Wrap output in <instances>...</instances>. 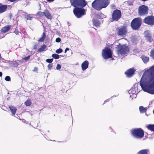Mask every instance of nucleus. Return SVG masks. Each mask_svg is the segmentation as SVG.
<instances>
[{
    "label": "nucleus",
    "instance_id": "f257e3e1",
    "mask_svg": "<svg viewBox=\"0 0 154 154\" xmlns=\"http://www.w3.org/2000/svg\"><path fill=\"white\" fill-rule=\"evenodd\" d=\"M140 84L144 91L154 95V66L145 71L141 78Z\"/></svg>",
    "mask_w": 154,
    "mask_h": 154
},
{
    "label": "nucleus",
    "instance_id": "f03ea898",
    "mask_svg": "<svg viewBox=\"0 0 154 154\" xmlns=\"http://www.w3.org/2000/svg\"><path fill=\"white\" fill-rule=\"evenodd\" d=\"M71 5L75 7L73 10V13L78 18L82 16L85 14L86 11L82 8H77V6L85 7L87 2L85 0H71Z\"/></svg>",
    "mask_w": 154,
    "mask_h": 154
},
{
    "label": "nucleus",
    "instance_id": "7ed1b4c3",
    "mask_svg": "<svg viewBox=\"0 0 154 154\" xmlns=\"http://www.w3.org/2000/svg\"><path fill=\"white\" fill-rule=\"evenodd\" d=\"M109 0H95L92 4L93 8L100 10L103 8H106L109 4Z\"/></svg>",
    "mask_w": 154,
    "mask_h": 154
},
{
    "label": "nucleus",
    "instance_id": "20e7f679",
    "mask_svg": "<svg viewBox=\"0 0 154 154\" xmlns=\"http://www.w3.org/2000/svg\"><path fill=\"white\" fill-rule=\"evenodd\" d=\"M117 54L119 57L122 56H124L129 51V48L126 45H122L120 44L117 46L116 47Z\"/></svg>",
    "mask_w": 154,
    "mask_h": 154
},
{
    "label": "nucleus",
    "instance_id": "39448f33",
    "mask_svg": "<svg viewBox=\"0 0 154 154\" xmlns=\"http://www.w3.org/2000/svg\"><path fill=\"white\" fill-rule=\"evenodd\" d=\"M131 135L137 139L142 138L144 135L143 131L141 128H136L131 130Z\"/></svg>",
    "mask_w": 154,
    "mask_h": 154
},
{
    "label": "nucleus",
    "instance_id": "423d86ee",
    "mask_svg": "<svg viewBox=\"0 0 154 154\" xmlns=\"http://www.w3.org/2000/svg\"><path fill=\"white\" fill-rule=\"evenodd\" d=\"M112 54V52L111 50L108 47H106L102 50V56L103 58L105 59L111 58Z\"/></svg>",
    "mask_w": 154,
    "mask_h": 154
},
{
    "label": "nucleus",
    "instance_id": "0eeeda50",
    "mask_svg": "<svg viewBox=\"0 0 154 154\" xmlns=\"http://www.w3.org/2000/svg\"><path fill=\"white\" fill-rule=\"evenodd\" d=\"M141 20L139 18L134 19L131 23V26L133 29L136 30L138 29L141 24Z\"/></svg>",
    "mask_w": 154,
    "mask_h": 154
},
{
    "label": "nucleus",
    "instance_id": "6e6552de",
    "mask_svg": "<svg viewBox=\"0 0 154 154\" xmlns=\"http://www.w3.org/2000/svg\"><path fill=\"white\" fill-rule=\"evenodd\" d=\"M148 10L147 6L145 5H142L139 8L138 13L141 16L147 15L148 13Z\"/></svg>",
    "mask_w": 154,
    "mask_h": 154
},
{
    "label": "nucleus",
    "instance_id": "1a4fd4ad",
    "mask_svg": "<svg viewBox=\"0 0 154 154\" xmlns=\"http://www.w3.org/2000/svg\"><path fill=\"white\" fill-rule=\"evenodd\" d=\"M144 22L149 25H154V17L152 16H148L144 19Z\"/></svg>",
    "mask_w": 154,
    "mask_h": 154
},
{
    "label": "nucleus",
    "instance_id": "9d476101",
    "mask_svg": "<svg viewBox=\"0 0 154 154\" xmlns=\"http://www.w3.org/2000/svg\"><path fill=\"white\" fill-rule=\"evenodd\" d=\"M121 17V12L119 10L114 11L112 14V18L113 20H117Z\"/></svg>",
    "mask_w": 154,
    "mask_h": 154
},
{
    "label": "nucleus",
    "instance_id": "9b49d317",
    "mask_svg": "<svg viewBox=\"0 0 154 154\" xmlns=\"http://www.w3.org/2000/svg\"><path fill=\"white\" fill-rule=\"evenodd\" d=\"M135 71V70L134 68H132L128 70L125 72V73L127 76L131 77L134 75Z\"/></svg>",
    "mask_w": 154,
    "mask_h": 154
},
{
    "label": "nucleus",
    "instance_id": "f8f14e48",
    "mask_svg": "<svg viewBox=\"0 0 154 154\" xmlns=\"http://www.w3.org/2000/svg\"><path fill=\"white\" fill-rule=\"evenodd\" d=\"M128 93L130 94V97L132 99L136 97V94H135L136 91L134 88H132L130 90H129Z\"/></svg>",
    "mask_w": 154,
    "mask_h": 154
},
{
    "label": "nucleus",
    "instance_id": "ddd939ff",
    "mask_svg": "<svg viewBox=\"0 0 154 154\" xmlns=\"http://www.w3.org/2000/svg\"><path fill=\"white\" fill-rule=\"evenodd\" d=\"M89 62L87 60L83 62L81 64V67L82 71H84L87 69L88 67Z\"/></svg>",
    "mask_w": 154,
    "mask_h": 154
},
{
    "label": "nucleus",
    "instance_id": "4468645a",
    "mask_svg": "<svg viewBox=\"0 0 154 154\" xmlns=\"http://www.w3.org/2000/svg\"><path fill=\"white\" fill-rule=\"evenodd\" d=\"M126 28L123 27L119 29L117 33L119 35H123L126 34Z\"/></svg>",
    "mask_w": 154,
    "mask_h": 154
},
{
    "label": "nucleus",
    "instance_id": "2eb2a0df",
    "mask_svg": "<svg viewBox=\"0 0 154 154\" xmlns=\"http://www.w3.org/2000/svg\"><path fill=\"white\" fill-rule=\"evenodd\" d=\"M144 34L146 40L150 42H151L152 41V39L150 36L149 32L148 31L145 32Z\"/></svg>",
    "mask_w": 154,
    "mask_h": 154
},
{
    "label": "nucleus",
    "instance_id": "dca6fc26",
    "mask_svg": "<svg viewBox=\"0 0 154 154\" xmlns=\"http://www.w3.org/2000/svg\"><path fill=\"white\" fill-rule=\"evenodd\" d=\"M7 8V6L5 5H2L0 3V14L6 11Z\"/></svg>",
    "mask_w": 154,
    "mask_h": 154
},
{
    "label": "nucleus",
    "instance_id": "f3484780",
    "mask_svg": "<svg viewBox=\"0 0 154 154\" xmlns=\"http://www.w3.org/2000/svg\"><path fill=\"white\" fill-rule=\"evenodd\" d=\"M11 27L10 25H7L2 28L1 30L2 32H6L8 31Z\"/></svg>",
    "mask_w": 154,
    "mask_h": 154
},
{
    "label": "nucleus",
    "instance_id": "a211bd4d",
    "mask_svg": "<svg viewBox=\"0 0 154 154\" xmlns=\"http://www.w3.org/2000/svg\"><path fill=\"white\" fill-rule=\"evenodd\" d=\"M138 154H149V150L147 149H145L141 150L139 151Z\"/></svg>",
    "mask_w": 154,
    "mask_h": 154
},
{
    "label": "nucleus",
    "instance_id": "6ab92c4d",
    "mask_svg": "<svg viewBox=\"0 0 154 154\" xmlns=\"http://www.w3.org/2000/svg\"><path fill=\"white\" fill-rule=\"evenodd\" d=\"M45 17L48 19H50L52 18V16L49 13L48 11L45 10L44 11V14Z\"/></svg>",
    "mask_w": 154,
    "mask_h": 154
},
{
    "label": "nucleus",
    "instance_id": "aec40b11",
    "mask_svg": "<svg viewBox=\"0 0 154 154\" xmlns=\"http://www.w3.org/2000/svg\"><path fill=\"white\" fill-rule=\"evenodd\" d=\"M9 108L11 112L12 115L14 116L16 112V108L13 106H10Z\"/></svg>",
    "mask_w": 154,
    "mask_h": 154
},
{
    "label": "nucleus",
    "instance_id": "412c9836",
    "mask_svg": "<svg viewBox=\"0 0 154 154\" xmlns=\"http://www.w3.org/2000/svg\"><path fill=\"white\" fill-rule=\"evenodd\" d=\"M141 58L144 63L147 62L149 60V57L145 56H143L141 57Z\"/></svg>",
    "mask_w": 154,
    "mask_h": 154
},
{
    "label": "nucleus",
    "instance_id": "4be33fe9",
    "mask_svg": "<svg viewBox=\"0 0 154 154\" xmlns=\"http://www.w3.org/2000/svg\"><path fill=\"white\" fill-rule=\"evenodd\" d=\"M146 127L148 130L154 131V124H149Z\"/></svg>",
    "mask_w": 154,
    "mask_h": 154
},
{
    "label": "nucleus",
    "instance_id": "5701e85b",
    "mask_svg": "<svg viewBox=\"0 0 154 154\" xmlns=\"http://www.w3.org/2000/svg\"><path fill=\"white\" fill-rule=\"evenodd\" d=\"M47 46L45 45H43L40 48L38 49V51L39 52H42L45 51L46 48Z\"/></svg>",
    "mask_w": 154,
    "mask_h": 154
},
{
    "label": "nucleus",
    "instance_id": "b1692460",
    "mask_svg": "<svg viewBox=\"0 0 154 154\" xmlns=\"http://www.w3.org/2000/svg\"><path fill=\"white\" fill-rule=\"evenodd\" d=\"M139 109L140 112L141 113L144 112L146 110V109L143 106H140L139 107Z\"/></svg>",
    "mask_w": 154,
    "mask_h": 154
},
{
    "label": "nucleus",
    "instance_id": "393cba45",
    "mask_svg": "<svg viewBox=\"0 0 154 154\" xmlns=\"http://www.w3.org/2000/svg\"><path fill=\"white\" fill-rule=\"evenodd\" d=\"M31 104V102L30 100H28L25 102V104L26 106H29Z\"/></svg>",
    "mask_w": 154,
    "mask_h": 154
},
{
    "label": "nucleus",
    "instance_id": "a878e982",
    "mask_svg": "<svg viewBox=\"0 0 154 154\" xmlns=\"http://www.w3.org/2000/svg\"><path fill=\"white\" fill-rule=\"evenodd\" d=\"M93 23L94 25L96 26L97 27L100 25V23L97 20H93Z\"/></svg>",
    "mask_w": 154,
    "mask_h": 154
},
{
    "label": "nucleus",
    "instance_id": "bb28decb",
    "mask_svg": "<svg viewBox=\"0 0 154 154\" xmlns=\"http://www.w3.org/2000/svg\"><path fill=\"white\" fill-rule=\"evenodd\" d=\"M45 36H46L45 34V33H43L42 34V37L40 39H39V40H38L39 42H43L44 40V39L45 37Z\"/></svg>",
    "mask_w": 154,
    "mask_h": 154
},
{
    "label": "nucleus",
    "instance_id": "cd10ccee",
    "mask_svg": "<svg viewBox=\"0 0 154 154\" xmlns=\"http://www.w3.org/2000/svg\"><path fill=\"white\" fill-rule=\"evenodd\" d=\"M98 17L100 18H103L106 17L105 15H103L102 13H99L98 14Z\"/></svg>",
    "mask_w": 154,
    "mask_h": 154
},
{
    "label": "nucleus",
    "instance_id": "c85d7f7f",
    "mask_svg": "<svg viewBox=\"0 0 154 154\" xmlns=\"http://www.w3.org/2000/svg\"><path fill=\"white\" fill-rule=\"evenodd\" d=\"M25 17L27 20H31L33 17V16L32 15H27L25 16Z\"/></svg>",
    "mask_w": 154,
    "mask_h": 154
},
{
    "label": "nucleus",
    "instance_id": "c756f323",
    "mask_svg": "<svg viewBox=\"0 0 154 154\" xmlns=\"http://www.w3.org/2000/svg\"><path fill=\"white\" fill-rule=\"evenodd\" d=\"M52 56L55 59H58L59 58V55L57 54H53L52 55Z\"/></svg>",
    "mask_w": 154,
    "mask_h": 154
},
{
    "label": "nucleus",
    "instance_id": "7c9ffc66",
    "mask_svg": "<svg viewBox=\"0 0 154 154\" xmlns=\"http://www.w3.org/2000/svg\"><path fill=\"white\" fill-rule=\"evenodd\" d=\"M37 14L38 16H43L44 14V12H42L41 11H39L37 13Z\"/></svg>",
    "mask_w": 154,
    "mask_h": 154
},
{
    "label": "nucleus",
    "instance_id": "2f4dec72",
    "mask_svg": "<svg viewBox=\"0 0 154 154\" xmlns=\"http://www.w3.org/2000/svg\"><path fill=\"white\" fill-rule=\"evenodd\" d=\"M150 56L154 59V48L151 50L150 52Z\"/></svg>",
    "mask_w": 154,
    "mask_h": 154
},
{
    "label": "nucleus",
    "instance_id": "473e14b6",
    "mask_svg": "<svg viewBox=\"0 0 154 154\" xmlns=\"http://www.w3.org/2000/svg\"><path fill=\"white\" fill-rule=\"evenodd\" d=\"M62 51L63 50H62V49L61 48H59L56 50V52L57 54H59L62 52Z\"/></svg>",
    "mask_w": 154,
    "mask_h": 154
},
{
    "label": "nucleus",
    "instance_id": "72a5a7b5",
    "mask_svg": "<svg viewBox=\"0 0 154 154\" xmlns=\"http://www.w3.org/2000/svg\"><path fill=\"white\" fill-rule=\"evenodd\" d=\"M53 59H49L46 60V61L48 63H51L53 60Z\"/></svg>",
    "mask_w": 154,
    "mask_h": 154
},
{
    "label": "nucleus",
    "instance_id": "f704fd0d",
    "mask_svg": "<svg viewBox=\"0 0 154 154\" xmlns=\"http://www.w3.org/2000/svg\"><path fill=\"white\" fill-rule=\"evenodd\" d=\"M5 79L7 81H10L11 80V78L9 76H6L5 77Z\"/></svg>",
    "mask_w": 154,
    "mask_h": 154
},
{
    "label": "nucleus",
    "instance_id": "c9c22d12",
    "mask_svg": "<svg viewBox=\"0 0 154 154\" xmlns=\"http://www.w3.org/2000/svg\"><path fill=\"white\" fill-rule=\"evenodd\" d=\"M53 66V64L52 63L49 64L48 66V68L50 70L51 69Z\"/></svg>",
    "mask_w": 154,
    "mask_h": 154
},
{
    "label": "nucleus",
    "instance_id": "e433bc0d",
    "mask_svg": "<svg viewBox=\"0 0 154 154\" xmlns=\"http://www.w3.org/2000/svg\"><path fill=\"white\" fill-rule=\"evenodd\" d=\"M61 67V65L59 64H57L56 67V69L58 70H60Z\"/></svg>",
    "mask_w": 154,
    "mask_h": 154
},
{
    "label": "nucleus",
    "instance_id": "4c0bfd02",
    "mask_svg": "<svg viewBox=\"0 0 154 154\" xmlns=\"http://www.w3.org/2000/svg\"><path fill=\"white\" fill-rule=\"evenodd\" d=\"M30 57V56L29 55L27 57H25L23 58V59L25 61H27V60H28L29 59Z\"/></svg>",
    "mask_w": 154,
    "mask_h": 154
},
{
    "label": "nucleus",
    "instance_id": "58836bf2",
    "mask_svg": "<svg viewBox=\"0 0 154 154\" xmlns=\"http://www.w3.org/2000/svg\"><path fill=\"white\" fill-rule=\"evenodd\" d=\"M61 41V39L60 38H57L56 39V42H59Z\"/></svg>",
    "mask_w": 154,
    "mask_h": 154
},
{
    "label": "nucleus",
    "instance_id": "ea45409f",
    "mask_svg": "<svg viewBox=\"0 0 154 154\" xmlns=\"http://www.w3.org/2000/svg\"><path fill=\"white\" fill-rule=\"evenodd\" d=\"M14 32L16 35H17L18 34L19 32L17 30L15 29V30L14 31Z\"/></svg>",
    "mask_w": 154,
    "mask_h": 154
},
{
    "label": "nucleus",
    "instance_id": "a19ab883",
    "mask_svg": "<svg viewBox=\"0 0 154 154\" xmlns=\"http://www.w3.org/2000/svg\"><path fill=\"white\" fill-rule=\"evenodd\" d=\"M69 48H66L65 51V53H66V51H69Z\"/></svg>",
    "mask_w": 154,
    "mask_h": 154
},
{
    "label": "nucleus",
    "instance_id": "79ce46f5",
    "mask_svg": "<svg viewBox=\"0 0 154 154\" xmlns=\"http://www.w3.org/2000/svg\"><path fill=\"white\" fill-rule=\"evenodd\" d=\"M37 70V68L36 67H35L33 70L34 71H36Z\"/></svg>",
    "mask_w": 154,
    "mask_h": 154
},
{
    "label": "nucleus",
    "instance_id": "37998d69",
    "mask_svg": "<svg viewBox=\"0 0 154 154\" xmlns=\"http://www.w3.org/2000/svg\"><path fill=\"white\" fill-rule=\"evenodd\" d=\"M2 73L1 72H0V77L2 76Z\"/></svg>",
    "mask_w": 154,
    "mask_h": 154
},
{
    "label": "nucleus",
    "instance_id": "c03bdc74",
    "mask_svg": "<svg viewBox=\"0 0 154 154\" xmlns=\"http://www.w3.org/2000/svg\"><path fill=\"white\" fill-rule=\"evenodd\" d=\"M48 2H53L54 0H47Z\"/></svg>",
    "mask_w": 154,
    "mask_h": 154
},
{
    "label": "nucleus",
    "instance_id": "a18cd8bd",
    "mask_svg": "<svg viewBox=\"0 0 154 154\" xmlns=\"http://www.w3.org/2000/svg\"><path fill=\"white\" fill-rule=\"evenodd\" d=\"M1 54H0V59H1Z\"/></svg>",
    "mask_w": 154,
    "mask_h": 154
}]
</instances>
